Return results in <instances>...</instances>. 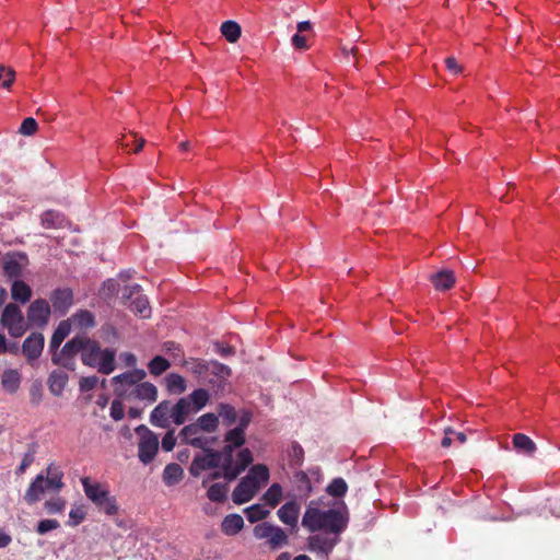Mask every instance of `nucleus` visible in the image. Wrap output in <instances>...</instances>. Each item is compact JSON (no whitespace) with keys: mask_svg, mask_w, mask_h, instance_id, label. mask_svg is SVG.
Here are the masks:
<instances>
[{"mask_svg":"<svg viewBox=\"0 0 560 560\" xmlns=\"http://www.w3.org/2000/svg\"><path fill=\"white\" fill-rule=\"evenodd\" d=\"M349 515L341 509H323L317 501H311L302 516V526L312 535L307 547L312 552L329 556L340 542V536L348 527Z\"/></svg>","mask_w":560,"mask_h":560,"instance_id":"obj_1","label":"nucleus"},{"mask_svg":"<svg viewBox=\"0 0 560 560\" xmlns=\"http://www.w3.org/2000/svg\"><path fill=\"white\" fill-rule=\"evenodd\" d=\"M82 363L85 366L96 369L98 373L109 375L116 369V350L102 348L97 340L86 337L82 352Z\"/></svg>","mask_w":560,"mask_h":560,"instance_id":"obj_2","label":"nucleus"},{"mask_svg":"<svg viewBox=\"0 0 560 560\" xmlns=\"http://www.w3.org/2000/svg\"><path fill=\"white\" fill-rule=\"evenodd\" d=\"M237 448L232 444L226 443L221 451H217L218 460L222 468L226 470V477L230 480H235L246 468L253 463V454L249 448H242L237 455L236 460H233V452Z\"/></svg>","mask_w":560,"mask_h":560,"instance_id":"obj_3","label":"nucleus"},{"mask_svg":"<svg viewBox=\"0 0 560 560\" xmlns=\"http://www.w3.org/2000/svg\"><path fill=\"white\" fill-rule=\"evenodd\" d=\"M82 486L88 499L101 511L110 516L118 513L116 498L110 495L109 491L104 486L98 482H91L88 477L82 479Z\"/></svg>","mask_w":560,"mask_h":560,"instance_id":"obj_4","label":"nucleus"},{"mask_svg":"<svg viewBox=\"0 0 560 560\" xmlns=\"http://www.w3.org/2000/svg\"><path fill=\"white\" fill-rule=\"evenodd\" d=\"M0 325L8 329V332L13 338L22 337L28 329L27 320L25 319L22 310L15 303H9L4 306Z\"/></svg>","mask_w":560,"mask_h":560,"instance_id":"obj_5","label":"nucleus"},{"mask_svg":"<svg viewBox=\"0 0 560 560\" xmlns=\"http://www.w3.org/2000/svg\"><path fill=\"white\" fill-rule=\"evenodd\" d=\"M136 433L139 435L138 443V457L139 460L148 465L154 458L159 451V438L158 435L148 429L144 424H140L136 428Z\"/></svg>","mask_w":560,"mask_h":560,"instance_id":"obj_6","label":"nucleus"},{"mask_svg":"<svg viewBox=\"0 0 560 560\" xmlns=\"http://www.w3.org/2000/svg\"><path fill=\"white\" fill-rule=\"evenodd\" d=\"M147 377V372L142 369H133L118 374L112 378L114 393L117 398L125 400L130 397V392L135 386Z\"/></svg>","mask_w":560,"mask_h":560,"instance_id":"obj_7","label":"nucleus"},{"mask_svg":"<svg viewBox=\"0 0 560 560\" xmlns=\"http://www.w3.org/2000/svg\"><path fill=\"white\" fill-rule=\"evenodd\" d=\"M212 445L213 444H207L206 448H201L203 453H199L194 456L189 466V474L192 477L198 478L206 470L221 467L218 460L217 451L211 447Z\"/></svg>","mask_w":560,"mask_h":560,"instance_id":"obj_8","label":"nucleus"},{"mask_svg":"<svg viewBox=\"0 0 560 560\" xmlns=\"http://www.w3.org/2000/svg\"><path fill=\"white\" fill-rule=\"evenodd\" d=\"M201 430L198 425L192 422L190 424L185 425L179 431V438L182 443L190 445L195 448H206L207 444H214L217 442V438H206L200 435Z\"/></svg>","mask_w":560,"mask_h":560,"instance_id":"obj_9","label":"nucleus"},{"mask_svg":"<svg viewBox=\"0 0 560 560\" xmlns=\"http://www.w3.org/2000/svg\"><path fill=\"white\" fill-rule=\"evenodd\" d=\"M51 311L49 303L44 299H37L31 303L27 310V322L34 326L47 325Z\"/></svg>","mask_w":560,"mask_h":560,"instance_id":"obj_10","label":"nucleus"},{"mask_svg":"<svg viewBox=\"0 0 560 560\" xmlns=\"http://www.w3.org/2000/svg\"><path fill=\"white\" fill-rule=\"evenodd\" d=\"M45 338L42 332H32L22 343V353L33 364L43 353Z\"/></svg>","mask_w":560,"mask_h":560,"instance_id":"obj_11","label":"nucleus"},{"mask_svg":"<svg viewBox=\"0 0 560 560\" xmlns=\"http://www.w3.org/2000/svg\"><path fill=\"white\" fill-rule=\"evenodd\" d=\"M27 264V256L24 253L8 254L3 260V272L9 279L20 278L24 266Z\"/></svg>","mask_w":560,"mask_h":560,"instance_id":"obj_12","label":"nucleus"},{"mask_svg":"<svg viewBox=\"0 0 560 560\" xmlns=\"http://www.w3.org/2000/svg\"><path fill=\"white\" fill-rule=\"evenodd\" d=\"M258 485H255L247 476L243 477L232 493L235 504H244L250 501L258 492Z\"/></svg>","mask_w":560,"mask_h":560,"instance_id":"obj_13","label":"nucleus"},{"mask_svg":"<svg viewBox=\"0 0 560 560\" xmlns=\"http://www.w3.org/2000/svg\"><path fill=\"white\" fill-rule=\"evenodd\" d=\"M158 399V388L154 384L150 382H139L132 392H130V397L125 400H140L145 401L148 404H153Z\"/></svg>","mask_w":560,"mask_h":560,"instance_id":"obj_14","label":"nucleus"},{"mask_svg":"<svg viewBox=\"0 0 560 560\" xmlns=\"http://www.w3.org/2000/svg\"><path fill=\"white\" fill-rule=\"evenodd\" d=\"M301 505L296 502V500H291L284 503L278 511L277 515L279 520L291 529L298 528L299 516H300Z\"/></svg>","mask_w":560,"mask_h":560,"instance_id":"obj_15","label":"nucleus"},{"mask_svg":"<svg viewBox=\"0 0 560 560\" xmlns=\"http://www.w3.org/2000/svg\"><path fill=\"white\" fill-rule=\"evenodd\" d=\"M171 413V401L163 400L151 411L150 422L154 427L166 429L172 422Z\"/></svg>","mask_w":560,"mask_h":560,"instance_id":"obj_16","label":"nucleus"},{"mask_svg":"<svg viewBox=\"0 0 560 560\" xmlns=\"http://www.w3.org/2000/svg\"><path fill=\"white\" fill-rule=\"evenodd\" d=\"M50 302L56 313L65 315L73 302V293L70 289H56L50 294Z\"/></svg>","mask_w":560,"mask_h":560,"instance_id":"obj_17","label":"nucleus"},{"mask_svg":"<svg viewBox=\"0 0 560 560\" xmlns=\"http://www.w3.org/2000/svg\"><path fill=\"white\" fill-rule=\"evenodd\" d=\"M68 381H69V376L66 371H63L61 369L54 370L49 374L48 381H47L49 392L56 397L60 396L62 394V392L65 390V388L68 384Z\"/></svg>","mask_w":560,"mask_h":560,"instance_id":"obj_18","label":"nucleus"},{"mask_svg":"<svg viewBox=\"0 0 560 560\" xmlns=\"http://www.w3.org/2000/svg\"><path fill=\"white\" fill-rule=\"evenodd\" d=\"M44 482L45 477L43 474L37 475L35 479L31 482L24 494V501L28 505H33L34 503L39 501L45 491H47Z\"/></svg>","mask_w":560,"mask_h":560,"instance_id":"obj_19","label":"nucleus"},{"mask_svg":"<svg viewBox=\"0 0 560 560\" xmlns=\"http://www.w3.org/2000/svg\"><path fill=\"white\" fill-rule=\"evenodd\" d=\"M184 398L187 399L192 412L196 413L207 406L210 400V393L208 389L198 388Z\"/></svg>","mask_w":560,"mask_h":560,"instance_id":"obj_20","label":"nucleus"},{"mask_svg":"<svg viewBox=\"0 0 560 560\" xmlns=\"http://www.w3.org/2000/svg\"><path fill=\"white\" fill-rule=\"evenodd\" d=\"M244 527V520L237 513L226 515L221 523V530L228 536H234Z\"/></svg>","mask_w":560,"mask_h":560,"instance_id":"obj_21","label":"nucleus"},{"mask_svg":"<svg viewBox=\"0 0 560 560\" xmlns=\"http://www.w3.org/2000/svg\"><path fill=\"white\" fill-rule=\"evenodd\" d=\"M194 413L187 399L180 398L175 405H172V422L176 425H180L186 422L188 416Z\"/></svg>","mask_w":560,"mask_h":560,"instance_id":"obj_22","label":"nucleus"},{"mask_svg":"<svg viewBox=\"0 0 560 560\" xmlns=\"http://www.w3.org/2000/svg\"><path fill=\"white\" fill-rule=\"evenodd\" d=\"M21 380L22 377L18 370L8 369L2 373L1 385L5 392L14 394L20 388Z\"/></svg>","mask_w":560,"mask_h":560,"instance_id":"obj_23","label":"nucleus"},{"mask_svg":"<svg viewBox=\"0 0 560 560\" xmlns=\"http://www.w3.org/2000/svg\"><path fill=\"white\" fill-rule=\"evenodd\" d=\"M514 448L526 456H533L537 447L535 442L523 433H516L512 440Z\"/></svg>","mask_w":560,"mask_h":560,"instance_id":"obj_24","label":"nucleus"},{"mask_svg":"<svg viewBox=\"0 0 560 560\" xmlns=\"http://www.w3.org/2000/svg\"><path fill=\"white\" fill-rule=\"evenodd\" d=\"M62 471L59 470L58 467L50 464L47 468V477H45V487L47 491L51 490L54 492H59L63 487L62 482Z\"/></svg>","mask_w":560,"mask_h":560,"instance_id":"obj_25","label":"nucleus"},{"mask_svg":"<svg viewBox=\"0 0 560 560\" xmlns=\"http://www.w3.org/2000/svg\"><path fill=\"white\" fill-rule=\"evenodd\" d=\"M86 336H75L72 339L68 340L58 352L75 358L80 354V359L82 360V352L85 346Z\"/></svg>","mask_w":560,"mask_h":560,"instance_id":"obj_26","label":"nucleus"},{"mask_svg":"<svg viewBox=\"0 0 560 560\" xmlns=\"http://www.w3.org/2000/svg\"><path fill=\"white\" fill-rule=\"evenodd\" d=\"M70 324L66 320L59 323L57 328L55 329L50 342H49V352L54 353L55 351L59 350L60 345L62 341L68 337L70 334Z\"/></svg>","mask_w":560,"mask_h":560,"instance_id":"obj_27","label":"nucleus"},{"mask_svg":"<svg viewBox=\"0 0 560 560\" xmlns=\"http://www.w3.org/2000/svg\"><path fill=\"white\" fill-rule=\"evenodd\" d=\"M11 296L14 301L25 304L32 298V289L26 282L14 280L11 287Z\"/></svg>","mask_w":560,"mask_h":560,"instance_id":"obj_28","label":"nucleus"},{"mask_svg":"<svg viewBox=\"0 0 560 560\" xmlns=\"http://www.w3.org/2000/svg\"><path fill=\"white\" fill-rule=\"evenodd\" d=\"M184 477V469L176 463L167 464L163 470V481L171 487L177 485Z\"/></svg>","mask_w":560,"mask_h":560,"instance_id":"obj_29","label":"nucleus"},{"mask_svg":"<svg viewBox=\"0 0 560 560\" xmlns=\"http://www.w3.org/2000/svg\"><path fill=\"white\" fill-rule=\"evenodd\" d=\"M431 281L436 290H450L455 283L453 271L442 270L431 276Z\"/></svg>","mask_w":560,"mask_h":560,"instance_id":"obj_30","label":"nucleus"},{"mask_svg":"<svg viewBox=\"0 0 560 560\" xmlns=\"http://www.w3.org/2000/svg\"><path fill=\"white\" fill-rule=\"evenodd\" d=\"M73 324L81 329L93 328L96 325L95 316L88 310H80L72 315Z\"/></svg>","mask_w":560,"mask_h":560,"instance_id":"obj_31","label":"nucleus"},{"mask_svg":"<svg viewBox=\"0 0 560 560\" xmlns=\"http://www.w3.org/2000/svg\"><path fill=\"white\" fill-rule=\"evenodd\" d=\"M195 423L201 430V432L213 433L219 427V417L215 413L208 412L200 416Z\"/></svg>","mask_w":560,"mask_h":560,"instance_id":"obj_32","label":"nucleus"},{"mask_svg":"<svg viewBox=\"0 0 560 560\" xmlns=\"http://www.w3.org/2000/svg\"><path fill=\"white\" fill-rule=\"evenodd\" d=\"M65 217L61 212L56 210H47L42 214V225L46 229L62 228Z\"/></svg>","mask_w":560,"mask_h":560,"instance_id":"obj_33","label":"nucleus"},{"mask_svg":"<svg viewBox=\"0 0 560 560\" xmlns=\"http://www.w3.org/2000/svg\"><path fill=\"white\" fill-rule=\"evenodd\" d=\"M165 386L171 394L177 395L183 394L187 388L185 378L177 373H171L165 377Z\"/></svg>","mask_w":560,"mask_h":560,"instance_id":"obj_34","label":"nucleus"},{"mask_svg":"<svg viewBox=\"0 0 560 560\" xmlns=\"http://www.w3.org/2000/svg\"><path fill=\"white\" fill-rule=\"evenodd\" d=\"M296 490L301 498H307L313 492L312 483L308 475L305 471H298L293 476Z\"/></svg>","mask_w":560,"mask_h":560,"instance_id":"obj_35","label":"nucleus"},{"mask_svg":"<svg viewBox=\"0 0 560 560\" xmlns=\"http://www.w3.org/2000/svg\"><path fill=\"white\" fill-rule=\"evenodd\" d=\"M246 476L250 478L255 485H258L259 489L261 483H266L269 480V469L266 465L257 464L249 469Z\"/></svg>","mask_w":560,"mask_h":560,"instance_id":"obj_36","label":"nucleus"},{"mask_svg":"<svg viewBox=\"0 0 560 560\" xmlns=\"http://www.w3.org/2000/svg\"><path fill=\"white\" fill-rule=\"evenodd\" d=\"M229 487L226 483L217 482L208 488L207 497L211 502L221 503L225 501Z\"/></svg>","mask_w":560,"mask_h":560,"instance_id":"obj_37","label":"nucleus"},{"mask_svg":"<svg viewBox=\"0 0 560 560\" xmlns=\"http://www.w3.org/2000/svg\"><path fill=\"white\" fill-rule=\"evenodd\" d=\"M218 417L222 418L224 425L230 427L237 420V413L233 406L221 402L218 405Z\"/></svg>","mask_w":560,"mask_h":560,"instance_id":"obj_38","label":"nucleus"},{"mask_svg":"<svg viewBox=\"0 0 560 560\" xmlns=\"http://www.w3.org/2000/svg\"><path fill=\"white\" fill-rule=\"evenodd\" d=\"M221 33L230 43H235L241 36V26L234 21H225L221 25Z\"/></svg>","mask_w":560,"mask_h":560,"instance_id":"obj_39","label":"nucleus"},{"mask_svg":"<svg viewBox=\"0 0 560 560\" xmlns=\"http://www.w3.org/2000/svg\"><path fill=\"white\" fill-rule=\"evenodd\" d=\"M129 307L136 314H139L144 318L150 316L151 308L149 306V301L144 295L138 294L133 300H131Z\"/></svg>","mask_w":560,"mask_h":560,"instance_id":"obj_40","label":"nucleus"},{"mask_svg":"<svg viewBox=\"0 0 560 560\" xmlns=\"http://www.w3.org/2000/svg\"><path fill=\"white\" fill-rule=\"evenodd\" d=\"M244 512H245V515H246L248 522H250V523H256V522L262 521L270 513V511L265 509L264 505H261V504H253V505L248 506L247 509H245Z\"/></svg>","mask_w":560,"mask_h":560,"instance_id":"obj_41","label":"nucleus"},{"mask_svg":"<svg viewBox=\"0 0 560 560\" xmlns=\"http://www.w3.org/2000/svg\"><path fill=\"white\" fill-rule=\"evenodd\" d=\"M51 362L67 371H75L77 369L75 358L62 354L58 351L51 353Z\"/></svg>","mask_w":560,"mask_h":560,"instance_id":"obj_42","label":"nucleus"},{"mask_svg":"<svg viewBox=\"0 0 560 560\" xmlns=\"http://www.w3.org/2000/svg\"><path fill=\"white\" fill-rule=\"evenodd\" d=\"M281 498L282 487L279 483H272L262 495L264 501L271 508L277 506Z\"/></svg>","mask_w":560,"mask_h":560,"instance_id":"obj_43","label":"nucleus"},{"mask_svg":"<svg viewBox=\"0 0 560 560\" xmlns=\"http://www.w3.org/2000/svg\"><path fill=\"white\" fill-rule=\"evenodd\" d=\"M289 538L287 533L279 526H275L271 537L267 541L270 549H278L282 546L288 545Z\"/></svg>","mask_w":560,"mask_h":560,"instance_id":"obj_44","label":"nucleus"},{"mask_svg":"<svg viewBox=\"0 0 560 560\" xmlns=\"http://www.w3.org/2000/svg\"><path fill=\"white\" fill-rule=\"evenodd\" d=\"M145 143V140L144 138L138 136L137 133H133V132H129L128 135H124L120 139H119V144L124 148V149H128L130 148L132 144H136L133 152H139L142 147L144 145Z\"/></svg>","mask_w":560,"mask_h":560,"instance_id":"obj_45","label":"nucleus"},{"mask_svg":"<svg viewBox=\"0 0 560 560\" xmlns=\"http://www.w3.org/2000/svg\"><path fill=\"white\" fill-rule=\"evenodd\" d=\"M171 366L168 360L162 355L154 357L148 364L149 371L152 375L159 376Z\"/></svg>","mask_w":560,"mask_h":560,"instance_id":"obj_46","label":"nucleus"},{"mask_svg":"<svg viewBox=\"0 0 560 560\" xmlns=\"http://www.w3.org/2000/svg\"><path fill=\"white\" fill-rule=\"evenodd\" d=\"M348 485L342 478H335L328 485L326 491L329 495L334 498H341L347 493Z\"/></svg>","mask_w":560,"mask_h":560,"instance_id":"obj_47","label":"nucleus"},{"mask_svg":"<svg viewBox=\"0 0 560 560\" xmlns=\"http://www.w3.org/2000/svg\"><path fill=\"white\" fill-rule=\"evenodd\" d=\"M224 442L232 444V446L242 447L246 442L245 433L241 428L231 429L225 433Z\"/></svg>","mask_w":560,"mask_h":560,"instance_id":"obj_48","label":"nucleus"},{"mask_svg":"<svg viewBox=\"0 0 560 560\" xmlns=\"http://www.w3.org/2000/svg\"><path fill=\"white\" fill-rule=\"evenodd\" d=\"M186 364L188 366V371L198 377L205 376L210 370L209 362L199 359H192L191 361L186 362Z\"/></svg>","mask_w":560,"mask_h":560,"instance_id":"obj_49","label":"nucleus"},{"mask_svg":"<svg viewBox=\"0 0 560 560\" xmlns=\"http://www.w3.org/2000/svg\"><path fill=\"white\" fill-rule=\"evenodd\" d=\"M275 526L276 525H273L271 523L262 522L260 524H257L254 527L253 534H254L255 538L267 539V541H268L269 538L271 537V533L273 532Z\"/></svg>","mask_w":560,"mask_h":560,"instance_id":"obj_50","label":"nucleus"},{"mask_svg":"<svg viewBox=\"0 0 560 560\" xmlns=\"http://www.w3.org/2000/svg\"><path fill=\"white\" fill-rule=\"evenodd\" d=\"M15 79V71L12 68L0 65V86L9 89Z\"/></svg>","mask_w":560,"mask_h":560,"instance_id":"obj_51","label":"nucleus"},{"mask_svg":"<svg viewBox=\"0 0 560 560\" xmlns=\"http://www.w3.org/2000/svg\"><path fill=\"white\" fill-rule=\"evenodd\" d=\"M209 365L210 370L208 373H211L219 378H226L231 375V369L223 363H220L218 361H210Z\"/></svg>","mask_w":560,"mask_h":560,"instance_id":"obj_52","label":"nucleus"},{"mask_svg":"<svg viewBox=\"0 0 560 560\" xmlns=\"http://www.w3.org/2000/svg\"><path fill=\"white\" fill-rule=\"evenodd\" d=\"M219 468L220 469L215 468L212 472L203 476L202 481H201L202 487H207L211 481L220 479V478L225 479L228 482L232 481L226 477L225 468H222V467H219Z\"/></svg>","mask_w":560,"mask_h":560,"instance_id":"obj_53","label":"nucleus"},{"mask_svg":"<svg viewBox=\"0 0 560 560\" xmlns=\"http://www.w3.org/2000/svg\"><path fill=\"white\" fill-rule=\"evenodd\" d=\"M289 456L292 465L301 466L304 457L303 447L298 443H293Z\"/></svg>","mask_w":560,"mask_h":560,"instance_id":"obj_54","label":"nucleus"},{"mask_svg":"<svg viewBox=\"0 0 560 560\" xmlns=\"http://www.w3.org/2000/svg\"><path fill=\"white\" fill-rule=\"evenodd\" d=\"M65 508L66 502L60 498L51 499L45 502V509L49 514L61 513Z\"/></svg>","mask_w":560,"mask_h":560,"instance_id":"obj_55","label":"nucleus"},{"mask_svg":"<svg viewBox=\"0 0 560 560\" xmlns=\"http://www.w3.org/2000/svg\"><path fill=\"white\" fill-rule=\"evenodd\" d=\"M60 526L57 520H42L36 527L39 535H44L50 530L57 529Z\"/></svg>","mask_w":560,"mask_h":560,"instance_id":"obj_56","label":"nucleus"},{"mask_svg":"<svg viewBox=\"0 0 560 560\" xmlns=\"http://www.w3.org/2000/svg\"><path fill=\"white\" fill-rule=\"evenodd\" d=\"M121 399H114L110 405V417L115 421H120L125 417V408Z\"/></svg>","mask_w":560,"mask_h":560,"instance_id":"obj_57","label":"nucleus"},{"mask_svg":"<svg viewBox=\"0 0 560 560\" xmlns=\"http://www.w3.org/2000/svg\"><path fill=\"white\" fill-rule=\"evenodd\" d=\"M37 121L34 118L27 117L22 121L19 131L24 136H32L37 130Z\"/></svg>","mask_w":560,"mask_h":560,"instance_id":"obj_58","label":"nucleus"},{"mask_svg":"<svg viewBox=\"0 0 560 560\" xmlns=\"http://www.w3.org/2000/svg\"><path fill=\"white\" fill-rule=\"evenodd\" d=\"M98 377L96 375L84 376L79 382V388L81 392H90L96 387Z\"/></svg>","mask_w":560,"mask_h":560,"instance_id":"obj_59","label":"nucleus"},{"mask_svg":"<svg viewBox=\"0 0 560 560\" xmlns=\"http://www.w3.org/2000/svg\"><path fill=\"white\" fill-rule=\"evenodd\" d=\"M34 454H35L34 451L33 452H27V453L24 454L20 466L15 470L16 475L24 474L26 471V469L33 464V462L35 459Z\"/></svg>","mask_w":560,"mask_h":560,"instance_id":"obj_60","label":"nucleus"},{"mask_svg":"<svg viewBox=\"0 0 560 560\" xmlns=\"http://www.w3.org/2000/svg\"><path fill=\"white\" fill-rule=\"evenodd\" d=\"M175 444H176V436L174 434V430H170L165 433V435L162 439V448L165 452H171V451H173Z\"/></svg>","mask_w":560,"mask_h":560,"instance_id":"obj_61","label":"nucleus"},{"mask_svg":"<svg viewBox=\"0 0 560 560\" xmlns=\"http://www.w3.org/2000/svg\"><path fill=\"white\" fill-rule=\"evenodd\" d=\"M292 45L296 49H301V50L307 49L306 37L301 35V33L294 34L292 36Z\"/></svg>","mask_w":560,"mask_h":560,"instance_id":"obj_62","label":"nucleus"},{"mask_svg":"<svg viewBox=\"0 0 560 560\" xmlns=\"http://www.w3.org/2000/svg\"><path fill=\"white\" fill-rule=\"evenodd\" d=\"M120 359L124 362L125 366L136 369L137 365V357L131 352H122L120 354Z\"/></svg>","mask_w":560,"mask_h":560,"instance_id":"obj_63","label":"nucleus"},{"mask_svg":"<svg viewBox=\"0 0 560 560\" xmlns=\"http://www.w3.org/2000/svg\"><path fill=\"white\" fill-rule=\"evenodd\" d=\"M454 433H455V430H453L451 427H447L444 429V436L441 441V445L443 447H450L454 441Z\"/></svg>","mask_w":560,"mask_h":560,"instance_id":"obj_64","label":"nucleus"}]
</instances>
